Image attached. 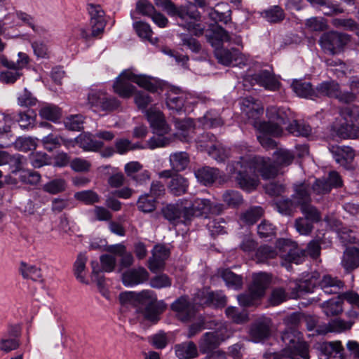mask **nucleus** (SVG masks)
<instances>
[{
    "label": "nucleus",
    "mask_w": 359,
    "mask_h": 359,
    "mask_svg": "<svg viewBox=\"0 0 359 359\" xmlns=\"http://www.w3.org/2000/svg\"><path fill=\"white\" fill-rule=\"evenodd\" d=\"M294 158L291 151L279 149L273 153V163L269 158L241 157L239 161L229 164L228 170L242 189L250 191L258 186V173L266 180L273 178L278 172L277 166H287Z\"/></svg>",
    "instance_id": "nucleus-1"
},
{
    "label": "nucleus",
    "mask_w": 359,
    "mask_h": 359,
    "mask_svg": "<svg viewBox=\"0 0 359 359\" xmlns=\"http://www.w3.org/2000/svg\"><path fill=\"white\" fill-rule=\"evenodd\" d=\"M163 6L170 16L180 19V21L177 22L180 26L192 32L197 36L203 34L205 26L194 22L201 18L200 13L196 8L187 6L177 7L170 0H163Z\"/></svg>",
    "instance_id": "nucleus-2"
},
{
    "label": "nucleus",
    "mask_w": 359,
    "mask_h": 359,
    "mask_svg": "<svg viewBox=\"0 0 359 359\" xmlns=\"http://www.w3.org/2000/svg\"><path fill=\"white\" fill-rule=\"evenodd\" d=\"M302 339V334L298 330L285 328L281 334V340L285 344V348L281 351V355L290 359H294L296 355H300L304 359H309V344Z\"/></svg>",
    "instance_id": "nucleus-3"
},
{
    "label": "nucleus",
    "mask_w": 359,
    "mask_h": 359,
    "mask_svg": "<svg viewBox=\"0 0 359 359\" xmlns=\"http://www.w3.org/2000/svg\"><path fill=\"white\" fill-rule=\"evenodd\" d=\"M350 41L348 34L337 32L325 33L320 39V44L326 53L336 55Z\"/></svg>",
    "instance_id": "nucleus-4"
},
{
    "label": "nucleus",
    "mask_w": 359,
    "mask_h": 359,
    "mask_svg": "<svg viewBox=\"0 0 359 359\" xmlns=\"http://www.w3.org/2000/svg\"><path fill=\"white\" fill-rule=\"evenodd\" d=\"M138 295L141 299L151 300L142 311L144 318L153 323L158 321L159 316L166 309V304L163 301H157L154 292L151 290H143Z\"/></svg>",
    "instance_id": "nucleus-5"
},
{
    "label": "nucleus",
    "mask_w": 359,
    "mask_h": 359,
    "mask_svg": "<svg viewBox=\"0 0 359 359\" xmlns=\"http://www.w3.org/2000/svg\"><path fill=\"white\" fill-rule=\"evenodd\" d=\"M226 332V327L221 325L217 330L205 333L198 342L201 352L207 353L216 349L222 341L229 337Z\"/></svg>",
    "instance_id": "nucleus-6"
},
{
    "label": "nucleus",
    "mask_w": 359,
    "mask_h": 359,
    "mask_svg": "<svg viewBox=\"0 0 359 359\" xmlns=\"http://www.w3.org/2000/svg\"><path fill=\"white\" fill-rule=\"evenodd\" d=\"M280 257L289 262L297 264H300L304 259V252L297 248L296 243L287 240L280 239L277 242Z\"/></svg>",
    "instance_id": "nucleus-7"
},
{
    "label": "nucleus",
    "mask_w": 359,
    "mask_h": 359,
    "mask_svg": "<svg viewBox=\"0 0 359 359\" xmlns=\"http://www.w3.org/2000/svg\"><path fill=\"white\" fill-rule=\"evenodd\" d=\"M241 109L248 116V121L257 129L262 121H259L264 113L262 102L252 97H246L242 100Z\"/></svg>",
    "instance_id": "nucleus-8"
},
{
    "label": "nucleus",
    "mask_w": 359,
    "mask_h": 359,
    "mask_svg": "<svg viewBox=\"0 0 359 359\" xmlns=\"http://www.w3.org/2000/svg\"><path fill=\"white\" fill-rule=\"evenodd\" d=\"M244 82L245 86H247V83L252 86L257 84L269 90H278L280 85L273 74L266 69L261 70L252 75H246Z\"/></svg>",
    "instance_id": "nucleus-9"
},
{
    "label": "nucleus",
    "mask_w": 359,
    "mask_h": 359,
    "mask_svg": "<svg viewBox=\"0 0 359 359\" xmlns=\"http://www.w3.org/2000/svg\"><path fill=\"white\" fill-rule=\"evenodd\" d=\"M210 200L205 198H196L189 206L184 207V224H189L195 217L207 215L210 210Z\"/></svg>",
    "instance_id": "nucleus-10"
},
{
    "label": "nucleus",
    "mask_w": 359,
    "mask_h": 359,
    "mask_svg": "<svg viewBox=\"0 0 359 359\" xmlns=\"http://www.w3.org/2000/svg\"><path fill=\"white\" fill-rule=\"evenodd\" d=\"M272 322L269 318H262L252 324L249 334L255 342H261L268 339L271 332Z\"/></svg>",
    "instance_id": "nucleus-11"
},
{
    "label": "nucleus",
    "mask_w": 359,
    "mask_h": 359,
    "mask_svg": "<svg viewBox=\"0 0 359 359\" xmlns=\"http://www.w3.org/2000/svg\"><path fill=\"white\" fill-rule=\"evenodd\" d=\"M88 11L90 17L91 35L96 37L104 32L106 25L104 12L100 5L94 4L88 5Z\"/></svg>",
    "instance_id": "nucleus-12"
},
{
    "label": "nucleus",
    "mask_w": 359,
    "mask_h": 359,
    "mask_svg": "<svg viewBox=\"0 0 359 359\" xmlns=\"http://www.w3.org/2000/svg\"><path fill=\"white\" fill-rule=\"evenodd\" d=\"M318 350L320 359H328L331 356L337 359H347L345 349L340 341L319 344Z\"/></svg>",
    "instance_id": "nucleus-13"
},
{
    "label": "nucleus",
    "mask_w": 359,
    "mask_h": 359,
    "mask_svg": "<svg viewBox=\"0 0 359 359\" xmlns=\"http://www.w3.org/2000/svg\"><path fill=\"white\" fill-rule=\"evenodd\" d=\"M196 304L213 307H224L226 304V297L221 291H199L195 299Z\"/></svg>",
    "instance_id": "nucleus-14"
},
{
    "label": "nucleus",
    "mask_w": 359,
    "mask_h": 359,
    "mask_svg": "<svg viewBox=\"0 0 359 359\" xmlns=\"http://www.w3.org/2000/svg\"><path fill=\"white\" fill-rule=\"evenodd\" d=\"M187 203V200L181 199L176 204L165 205L161 210L163 217L175 225L184 223L183 212Z\"/></svg>",
    "instance_id": "nucleus-15"
},
{
    "label": "nucleus",
    "mask_w": 359,
    "mask_h": 359,
    "mask_svg": "<svg viewBox=\"0 0 359 359\" xmlns=\"http://www.w3.org/2000/svg\"><path fill=\"white\" fill-rule=\"evenodd\" d=\"M145 114L154 133H169L170 126L166 123L163 114L154 108L145 111Z\"/></svg>",
    "instance_id": "nucleus-16"
},
{
    "label": "nucleus",
    "mask_w": 359,
    "mask_h": 359,
    "mask_svg": "<svg viewBox=\"0 0 359 359\" xmlns=\"http://www.w3.org/2000/svg\"><path fill=\"white\" fill-rule=\"evenodd\" d=\"M149 274L144 267L128 269L122 274V282L124 285L132 287L149 279Z\"/></svg>",
    "instance_id": "nucleus-17"
},
{
    "label": "nucleus",
    "mask_w": 359,
    "mask_h": 359,
    "mask_svg": "<svg viewBox=\"0 0 359 359\" xmlns=\"http://www.w3.org/2000/svg\"><path fill=\"white\" fill-rule=\"evenodd\" d=\"M171 309L177 313V318L187 321L195 314L194 306L189 302L187 297L182 296L171 305Z\"/></svg>",
    "instance_id": "nucleus-18"
},
{
    "label": "nucleus",
    "mask_w": 359,
    "mask_h": 359,
    "mask_svg": "<svg viewBox=\"0 0 359 359\" xmlns=\"http://www.w3.org/2000/svg\"><path fill=\"white\" fill-rule=\"evenodd\" d=\"M329 151L332 153L336 162L342 166L348 165L355 157V152L350 147L330 145Z\"/></svg>",
    "instance_id": "nucleus-19"
},
{
    "label": "nucleus",
    "mask_w": 359,
    "mask_h": 359,
    "mask_svg": "<svg viewBox=\"0 0 359 359\" xmlns=\"http://www.w3.org/2000/svg\"><path fill=\"white\" fill-rule=\"evenodd\" d=\"M339 83L334 80L323 81L318 84L315 88L316 99L323 97L336 99V97L339 95Z\"/></svg>",
    "instance_id": "nucleus-20"
},
{
    "label": "nucleus",
    "mask_w": 359,
    "mask_h": 359,
    "mask_svg": "<svg viewBox=\"0 0 359 359\" xmlns=\"http://www.w3.org/2000/svg\"><path fill=\"white\" fill-rule=\"evenodd\" d=\"M126 72H123L121 75L117 78L113 86L114 92L124 98L130 97L133 94L135 89V87L130 83V82H132L131 80L125 75Z\"/></svg>",
    "instance_id": "nucleus-21"
},
{
    "label": "nucleus",
    "mask_w": 359,
    "mask_h": 359,
    "mask_svg": "<svg viewBox=\"0 0 359 359\" xmlns=\"http://www.w3.org/2000/svg\"><path fill=\"white\" fill-rule=\"evenodd\" d=\"M292 199L296 206H299L300 208L311 203L309 184L302 183L294 185V194L292 196Z\"/></svg>",
    "instance_id": "nucleus-22"
},
{
    "label": "nucleus",
    "mask_w": 359,
    "mask_h": 359,
    "mask_svg": "<svg viewBox=\"0 0 359 359\" xmlns=\"http://www.w3.org/2000/svg\"><path fill=\"white\" fill-rule=\"evenodd\" d=\"M341 265L347 272H351L359 266V248H347L344 252Z\"/></svg>",
    "instance_id": "nucleus-23"
},
{
    "label": "nucleus",
    "mask_w": 359,
    "mask_h": 359,
    "mask_svg": "<svg viewBox=\"0 0 359 359\" xmlns=\"http://www.w3.org/2000/svg\"><path fill=\"white\" fill-rule=\"evenodd\" d=\"M207 41L215 48H219L224 42L231 41V37L224 28L220 26L215 27L209 34H205Z\"/></svg>",
    "instance_id": "nucleus-24"
},
{
    "label": "nucleus",
    "mask_w": 359,
    "mask_h": 359,
    "mask_svg": "<svg viewBox=\"0 0 359 359\" xmlns=\"http://www.w3.org/2000/svg\"><path fill=\"white\" fill-rule=\"evenodd\" d=\"M196 177L204 185L214 183L221 177V173L217 168L205 166L195 171Z\"/></svg>",
    "instance_id": "nucleus-25"
},
{
    "label": "nucleus",
    "mask_w": 359,
    "mask_h": 359,
    "mask_svg": "<svg viewBox=\"0 0 359 359\" xmlns=\"http://www.w3.org/2000/svg\"><path fill=\"white\" fill-rule=\"evenodd\" d=\"M271 277L266 273H259L252 276V283L250 285V290L256 295L262 297L265 290L270 283Z\"/></svg>",
    "instance_id": "nucleus-26"
},
{
    "label": "nucleus",
    "mask_w": 359,
    "mask_h": 359,
    "mask_svg": "<svg viewBox=\"0 0 359 359\" xmlns=\"http://www.w3.org/2000/svg\"><path fill=\"white\" fill-rule=\"evenodd\" d=\"M320 286L326 294H338L339 291L344 288V283L337 278L325 275L321 279Z\"/></svg>",
    "instance_id": "nucleus-27"
},
{
    "label": "nucleus",
    "mask_w": 359,
    "mask_h": 359,
    "mask_svg": "<svg viewBox=\"0 0 359 359\" xmlns=\"http://www.w3.org/2000/svg\"><path fill=\"white\" fill-rule=\"evenodd\" d=\"M76 144L85 151H97L103 147L104 144L101 141L94 140L89 133H82L75 138Z\"/></svg>",
    "instance_id": "nucleus-28"
},
{
    "label": "nucleus",
    "mask_w": 359,
    "mask_h": 359,
    "mask_svg": "<svg viewBox=\"0 0 359 359\" xmlns=\"http://www.w3.org/2000/svg\"><path fill=\"white\" fill-rule=\"evenodd\" d=\"M189 185L187 179L182 175H177L172 177L168 184V188L172 194L179 196L187 192Z\"/></svg>",
    "instance_id": "nucleus-29"
},
{
    "label": "nucleus",
    "mask_w": 359,
    "mask_h": 359,
    "mask_svg": "<svg viewBox=\"0 0 359 359\" xmlns=\"http://www.w3.org/2000/svg\"><path fill=\"white\" fill-rule=\"evenodd\" d=\"M169 161L172 170L182 172L189 163V155L185 151L174 152L170 155Z\"/></svg>",
    "instance_id": "nucleus-30"
},
{
    "label": "nucleus",
    "mask_w": 359,
    "mask_h": 359,
    "mask_svg": "<svg viewBox=\"0 0 359 359\" xmlns=\"http://www.w3.org/2000/svg\"><path fill=\"white\" fill-rule=\"evenodd\" d=\"M240 55V52L236 49L229 50L219 48L215 50V55L218 62L224 65H237L236 61L238 60Z\"/></svg>",
    "instance_id": "nucleus-31"
},
{
    "label": "nucleus",
    "mask_w": 359,
    "mask_h": 359,
    "mask_svg": "<svg viewBox=\"0 0 359 359\" xmlns=\"http://www.w3.org/2000/svg\"><path fill=\"white\" fill-rule=\"evenodd\" d=\"M337 135L342 139L358 138L359 137V123L346 121L337 128Z\"/></svg>",
    "instance_id": "nucleus-32"
},
{
    "label": "nucleus",
    "mask_w": 359,
    "mask_h": 359,
    "mask_svg": "<svg viewBox=\"0 0 359 359\" xmlns=\"http://www.w3.org/2000/svg\"><path fill=\"white\" fill-rule=\"evenodd\" d=\"M175 350L177 357L181 359L193 358L198 355L197 347L193 341L177 344Z\"/></svg>",
    "instance_id": "nucleus-33"
},
{
    "label": "nucleus",
    "mask_w": 359,
    "mask_h": 359,
    "mask_svg": "<svg viewBox=\"0 0 359 359\" xmlns=\"http://www.w3.org/2000/svg\"><path fill=\"white\" fill-rule=\"evenodd\" d=\"M219 276L224 280L227 287L234 290L241 288L243 285V278L230 269H222L218 271Z\"/></svg>",
    "instance_id": "nucleus-34"
},
{
    "label": "nucleus",
    "mask_w": 359,
    "mask_h": 359,
    "mask_svg": "<svg viewBox=\"0 0 359 359\" xmlns=\"http://www.w3.org/2000/svg\"><path fill=\"white\" fill-rule=\"evenodd\" d=\"M154 135L147 141V146L150 149H155L158 147H165L170 145L174 140L172 135L165 136L168 133H154Z\"/></svg>",
    "instance_id": "nucleus-35"
},
{
    "label": "nucleus",
    "mask_w": 359,
    "mask_h": 359,
    "mask_svg": "<svg viewBox=\"0 0 359 359\" xmlns=\"http://www.w3.org/2000/svg\"><path fill=\"white\" fill-rule=\"evenodd\" d=\"M292 88L294 92L299 97L311 100L316 99L315 88H312V85L309 82L296 81L292 83Z\"/></svg>",
    "instance_id": "nucleus-36"
},
{
    "label": "nucleus",
    "mask_w": 359,
    "mask_h": 359,
    "mask_svg": "<svg viewBox=\"0 0 359 359\" xmlns=\"http://www.w3.org/2000/svg\"><path fill=\"white\" fill-rule=\"evenodd\" d=\"M176 128L180 132L173 135L175 138L180 139L182 142H189L191 139V132L193 130V122L191 119H184L176 121Z\"/></svg>",
    "instance_id": "nucleus-37"
},
{
    "label": "nucleus",
    "mask_w": 359,
    "mask_h": 359,
    "mask_svg": "<svg viewBox=\"0 0 359 359\" xmlns=\"http://www.w3.org/2000/svg\"><path fill=\"white\" fill-rule=\"evenodd\" d=\"M287 130L297 137H308L311 133V127L304 121L292 120L286 127Z\"/></svg>",
    "instance_id": "nucleus-38"
},
{
    "label": "nucleus",
    "mask_w": 359,
    "mask_h": 359,
    "mask_svg": "<svg viewBox=\"0 0 359 359\" xmlns=\"http://www.w3.org/2000/svg\"><path fill=\"white\" fill-rule=\"evenodd\" d=\"M261 15L270 23H279L282 22L285 17L283 9L278 6H273L264 10Z\"/></svg>",
    "instance_id": "nucleus-39"
},
{
    "label": "nucleus",
    "mask_w": 359,
    "mask_h": 359,
    "mask_svg": "<svg viewBox=\"0 0 359 359\" xmlns=\"http://www.w3.org/2000/svg\"><path fill=\"white\" fill-rule=\"evenodd\" d=\"M17 62L9 61L4 55H0V62L8 69H18L22 71L29 62V58L25 53H18Z\"/></svg>",
    "instance_id": "nucleus-40"
},
{
    "label": "nucleus",
    "mask_w": 359,
    "mask_h": 359,
    "mask_svg": "<svg viewBox=\"0 0 359 359\" xmlns=\"http://www.w3.org/2000/svg\"><path fill=\"white\" fill-rule=\"evenodd\" d=\"M19 271L24 278H29L34 281H42L43 280L41 269L34 265L22 262Z\"/></svg>",
    "instance_id": "nucleus-41"
},
{
    "label": "nucleus",
    "mask_w": 359,
    "mask_h": 359,
    "mask_svg": "<svg viewBox=\"0 0 359 359\" xmlns=\"http://www.w3.org/2000/svg\"><path fill=\"white\" fill-rule=\"evenodd\" d=\"M67 182L62 178L53 179L43 185L42 189L50 194L55 195L65 191Z\"/></svg>",
    "instance_id": "nucleus-42"
},
{
    "label": "nucleus",
    "mask_w": 359,
    "mask_h": 359,
    "mask_svg": "<svg viewBox=\"0 0 359 359\" xmlns=\"http://www.w3.org/2000/svg\"><path fill=\"white\" fill-rule=\"evenodd\" d=\"M263 213L264 210L260 206L252 207L241 215V219L247 225H252L262 217Z\"/></svg>",
    "instance_id": "nucleus-43"
},
{
    "label": "nucleus",
    "mask_w": 359,
    "mask_h": 359,
    "mask_svg": "<svg viewBox=\"0 0 359 359\" xmlns=\"http://www.w3.org/2000/svg\"><path fill=\"white\" fill-rule=\"evenodd\" d=\"M217 142V138L213 134L204 133L198 137L196 146L201 151H206L208 154V151Z\"/></svg>",
    "instance_id": "nucleus-44"
},
{
    "label": "nucleus",
    "mask_w": 359,
    "mask_h": 359,
    "mask_svg": "<svg viewBox=\"0 0 359 359\" xmlns=\"http://www.w3.org/2000/svg\"><path fill=\"white\" fill-rule=\"evenodd\" d=\"M133 27L140 38L149 41L152 44L157 43L158 39L152 37L153 32L148 24L143 22H136L133 24Z\"/></svg>",
    "instance_id": "nucleus-45"
},
{
    "label": "nucleus",
    "mask_w": 359,
    "mask_h": 359,
    "mask_svg": "<svg viewBox=\"0 0 359 359\" xmlns=\"http://www.w3.org/2000/svg\"><path fill=\"white\" fill-rule=\"evenodd\" d=\"M278 254V252L276 248L264 245L257 250L255 257L257 262L264 263L269 259L276 258Z\"/></svg>",
    "instance_id": "nucleus-46"
},
{
    "label": "nucleus",
    "mask_w": 359,
    "mask_h": 359,
    "mask_svg": "<svg viewBox=\"0 0 359 359\" xmlns=\"http://www.w3.org/2000/svg\"><path fill=\"white\" fill-rule=\"evenodd\" d=\"M125 75L130 79L132 82L137 83L139 86L150 92H155L157 90V86L145 76L135 75L131 72H126Z\"/></svg>",
    "instance_id": "nucleus-47"
},
{
    "label": "nucleus",
    "mask_w": 359,
    "mask_h": 359,
    "mask_svg": "<svg viewBox=\"0 0 359 359\" xmlns=\"http://www.w3.org/2000/svg\"><path fill=\"white\" fill-rule=\"evenodd\" d=\"M87 260L88 259L85 255L79 254L74 265V275L81 283L85 284H88V280L86 279L85 275L83 273L86 269V264Z\"/></svg>",
    "instance_id": "nucleus-48"
},
{
    "label": "nucleus",
    "mask_w": 359,
    "mask_h": 359,
    "mask_svg": "<svg viewBox=\"0 0 359 359\" xmlns=\"http://www.w3.org/2000/svg\"><path fill=\"white\" fill-rule=\"evenodd\" d=\"M267 114H269V118L276 121L280 126L291 123L287 112L282 109L271 107L267 109Z\"/></svg>",
    "instance_id": "nucleus-49"
},
{
    "label": "nucleus",
    "mask_w": 359,
    "mask_h": 359,
    "mask_svg": "<svg viewBox=\"0 0 359 359\" xmlns=\"http://www.w3.org/2000/svg\"><path fill=\"white\" fill-rule=\"evenodd\" d=\"M275 208L282 215H292L297 206L292 199L280 198L275 202Z\"/></svg>",
    "instance_id": "nucleus-50"
},
{
    "label": "nucleus",
    "mask_w": 359,
    "mask_h": 359,
    "mask_svg": "<svg viewBox=\"0 0 359 359\" xmlns=\"http://www.w3.org/2000/svg\"><path fill=\"white\" fill-rule=\"evenodd\" d=\"M318 9L325 15H334L344 13V8L339 4H334L331 0H323Z\"/></svg>",
    "instance_id": "nucleus-51"
},
{
    "label": "nucleus",
    "mask_w": 359,
    "mask_h": 359,
    "mask_svg": "<svg viewBox=\"0 0 359 359\" xmlns=\"http://www.w3.org/2000/svg\"><path fill=\"white\" fill-rule=\"evenodd\" d=\"M257 130L261 133H264L272 136H279L283 133L281 126L276 122L274 123L273 121H262V123L258 125Z\"/></svg>",
    "instance_id": "nucleus-52"
},
{
    "label": "nucleus",
    "mask_w": 359,
    "mask_h": 359,
    "mask_svg": "<svg viewBox=\"0 0 359 359\" xmlns=\"http://www.w3.org/2000/svg\"><path fill=\"white\" fill-rule=\"evenodd\" d=\"M137 208L143 212H151L156 209V200L149 194L140 196L137 202Z\"/></svg>",
    "instance_id": "nucleus-53"
},
{
    "label": "nucleus",
    "mask_w": 359,
    "mask_h": 359,
    "mask_svg": "<svg viewBox=\"0 0 359 359\" xmlns=\"http://www.w3.org/2000/svg\"><path fill=\"white\" fill-rule=\"evenodd\" d=\"M42 118L51 121H57L61 116L60 109L55 105L48 104L43 107L39 111Z\"/></svg>",
    "instance_id": "nucleus-54"
},
{
    "label": "nucleus",
    "mask_w": 359,
    "mask_h": 359,
    "mask_svg": "<svg viewBox=\"0 0 359 359\" xmlns=\"http://www.w3.org/2000/svg\"><path fill=\"white\" fill-rule=\"evenodd\" d=\"M208 155L218 162H223L229 156V151L218 141L208 151Z\"/></svg>",
    "instance_id": "nucleus-55"
},
{
    "label": "nucleus",
    "mask_w": 359,
    "mask_h": 359,
    "mask_svg": "<svg viewBox=\"0 0 359 359\" xmlns=\"http://www.w3.org/2000/svg\"><path fill=\"white\" fill-rule=\"evenodd\" d=\"M74 198L76 200L82 201L88 205L99 203L100 201V196L92 190H86L76 192L74 194Z\"/></svg>",
    "instance_id": "nucleus-56"
},
{
    "label": "nucleus",
    "mask_w": 359,
    "mask_h": 359,
    "mask_svg": "<svg viewBox=\"0 0 359 359\" xmlns=\"http://www.w3.org/2000/svg\"><path fill=\"white\" fill-rule=\"evenodd\" d=\"M303 214L302 218H306L308 220L317 223L321 220L320 212L311 203H309L300 208Z\"/></svg>",
    "instance_id": "nucleus-57"
},
{
    "label": "nucleus",
    "mask_w": 359,
    "mask_h": 359,
    "mask_svg": "<svg viewBox=\"0 0 359 359\" xmlns=\"http://www.w3.org/2000/svg\"><path fill=\"white\" fill-rule=\"evenodd\" d=\"M62 142V137L55 134H49L41 140L43 147L48 151L60 148Z\"/></svg>",
    "instance_id": "nucleus-58"
},
{
    "label": "nucleus",
    "mask_w": 359,
    "mask_h": 359,
    "mask_svg": "<svg viewBox=\"0 0 359 359\" xmlns=\"http://www.w3.org/2000/svg\"><path fill=\"white\" fill-rule=\"evenodd\" d=\"M323 309L327 316H337L342 311V304L339 300L330 299L323 304Z\"/></svg>",
    "instance_id": "nucleus-59"
},
{
    "label": "nucleus",
    "mask_w": 359,
    "mask_h": 359,
    "mask_svg": "<svg viewBox=\"0 0 359 359\" xmlns=\"http://www.w3.org/2000/svg\"><path fill=\"white\" fill-rule=\"evenodd\" d=\"M179 37L181 39V45L187 46L192 52L198 53L201 50V43L191 35L187 34H180Z\"/></svg>",
    "instance_id": "nucleus-60"
},
{
    "label": "nucleus",
    "mask_w": 359,
    "mask_h": 359,
    "mask_svg": "<svg viewBox=\"0 0 359 359\" xmlns=\"http://www.w3.org/2000/svg\"><path fill=\"white\" fill-rule=\"evenodd\" d=\"M65 126L69 130L79 131L83 128V118L81 115H72L65 120Z\"/></svg>",
    "instance_id": "nucleus-61"
},
{
    "label": "nucleus",
    "mask_w": 359,
    "mask_h": 359,
    "mask_svg": "<svg viewBox=\"0 0 359 359\" xmlns=\"http://www.w3.org/2000/svg\"><path fill=\"white\" fill-rule=\"evenodd\" d=\"M313 222L308 220L306 218L299 217L295 219L294 226L296 230L301 235H309L313 229Z\"/></svg>",
    "instance_id": "nucleus-62"
},
{
    "label": "nucleus",
    "mask_w": 359,
    "mask_h": 359,
    "mask_svg": "<svg viewBox=\"0 0 359 359\" xmlns=\"http://www.w3.org/2000/svg\"><path fill=\"white\" fill-rule=\"evenodd\" d=\"M222 198L229 206L236 207L243 202L242 196L237 191L227 190L223 194Z\"/></svg>",
    "instance_id": "nucleus-63"
},
{
    "label": "nucleus",
    "mask_w": 359,
    "mask_h": 359,
    "mask_svg": "<svg viewBox=\"0 0 359 359\" xmlns=\"http://www.w3.org/2000/svg\"><path fill=\"white\" fill-rule=\"evenodd\" d=\"M36 102L37 99L27 88H25L18 97V103L20 107H31Z\"/></svg>",
    "instance_id": "nucleus-64"
}]
</instances>
